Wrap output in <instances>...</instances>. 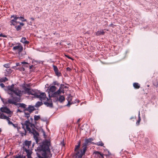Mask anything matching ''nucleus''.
Returning a JSON list of instances; mask_svg holds the SVG:
<instances>
[{
	"instance_id": "36",
	"label": "nucleus",
	"mask_w": 158,
	"mask_h": 158,
	"mask_svg": "<svg viewBox=\"0 0 158 158\" xmlns=\"http://www.w3.org/2000/svg\"><path fill=\"white\" fill-rule=\"evenodd\" d=\"M52 84L54 85H57V86H58L60 84L59 83L57 82V81H54L53 82Z\"/></svg>"
},
{
	"instance_id": "22",
	"label": "nucleus",
	"mask_w": 158,
	"mask_h": 158,
	"mask_svg": "<svg viewBox=\"0 0 158 158\" xmlns=\"http://www.w3.org/2000/svg\"><path fill=\"white\" fill-rule=\"evenodd\" d=\"M7 116L5 115L2 113L0 112V118L6 119Z\"/></svg>"
},
{
	"instance_id": "1",
	"label": "nucleus",
	"mask_w": 158,
	"mask_h": 158,
	"mask_svg": "<svg viewBox=\"0 0 158 158\" xmlns=\"http://www.w3.org/2000/svg\"><path fill=\"white\" fill-rule=\"evenodd\" d=\"M8 93L10 95L11 98L1 99L3 103L6 105L13 104L17 105V102L20 101V96L22 94H26L25 91H21L18 87H15V85L12 84L10 86L7 87Z\"/></svg>"
},
{
	"instance_id": "10",
	"label": "nucleus",
	"mask_w": 158,
	"mask_h": 158,
	"mask_svg": "<svg viewBox=\"0 0 158 158\" xmlns=\"http://www.w3.org/2000/svg\"><path fill=\"white\" fill-rule=\"evenodd\" d=\"M55 98V100L54 101L56 102L59 101L60 103L63 102L65 99V98L63 95H59V96L56 97H54Z\"/></svg>"
},
{
	"instance_id": "47",
	"label": "nucleus",
	"mask_w": 158,
	"mask_h": 158,
	"mask_svg": "<svg viewBox=\"0 0 158 158\" xmlns=\"http://www.w3.org/2000/svg\"><path fill=\"white\" fill-rule=\"evenodd\" d=\"M33 66V65H31V66H30V69H31L32 68V67Z\"/></svg>"
},
{
	"instance_id": "51",
	"label": "nucleus",
	"mask_w": 158,
	"mask_h": 158,
	"mask_svg": "<svg viewBox=\"0 0 158 158\" xmlns=\"http://www.w3.org/2000/svg\"><path fill=\"white\" fill-rule=\"evenodd\" d=\"M31 19L32 20H34V19L33 18H31Z\"/></svg>"
},
{
	"instance_id": "16",
	"label": "nucleus",
	"mask_w": 158,
	"mask_h": 158,
	"mask_svg": "<svg viewBox=\"0 0 158 158\" xmlns=\"http://www.w3.org/2000/svg\"><path fill=\"white\" fill-rule=\"evenodd\" d=\"M20 42L25 45L29 43V42L26 40L25 37H23L21 40Z\"/></svg>"
},
{
	"instance_id": "48",
	"label": "nucleus",
	"mask_w": 158,
	"mask_h": 158,
	"mask_svg": "<svg viewBox=\"0 0 158 158\" xmlns=\"http://www.w3.org/2000/svg\"><path fill=\"white\" fill-rule=\"evenodd\" d=\"M135 117H132L130 118V119H132V118H135Z\"/></svg>"
},
{
	"instance_id": "2",
	"label": "nucleus",
	"mask_w": 158,
	"mask_h": 158,
	"mask_svg": "<svg viewBox=\"0 0 158 158\" xmlns=\"http://www.w3.org/2000/svg\"><path fill=\"white\" fill-rule=\"evenodd\" d=\"M22 128L23 130L26 132V130L29 131V133H31L33 135V137L35 142L37 143H39L40 140L39 139V134L38 132L34 129L31 130L30 127L32 128V125H34L31 123L29 120H26L24 123H22Z\"/></svg>"
},
{
	"instance_id": "20",
	"label": "nucleus",
	"mask_w": 158,
	"mask_h": 158,
	"mask_svg": "<svg viewBox=\"0 0 158 158\" xmlns=\"http://www.w3.org/2000/svg\"><path fill=\"white\" fill-rule=\"evenodd\" d=\"M104 32L103 30L98 31L96 32V34L97 35H103L104 34Z\"/></svg>"
},
{
	"instance_id": "6",
	"label": "nucleus",
	"mask_w": 158,
	"mask_h": 158,
	"mask_svg": "<svg viewBox=\"0 0 158 158\" xmlns=\"http://www.w3.org/2000/svg\"><path fill=\"white\" fill-rule=\"evenodd\" d=\"M57 88L54 85H52L50 87L49 89L48 90V93L49 94V96L50 97H56L60 95V94H56V90Z\"/></svg>"
},
{
	"instance_id": "24",
	"label": "nucleus",
	"mask_w": 158,
	"mask_h": 158,
	"mask_svg": "<svg viewBox=\"0 0 158 158\" xmlns=\"http://www.w3.org/2000/svg\"><path fill=\"white\" fill-rule=\"evenodd\" d=\"M18 19H19L20 20L22 21V22H25L27 21V19H25L23 17L20 16V17H18Z\"/></svg>"
},
{
	"instance_id": "23",
	"label": "nucleus",
	"mask_w": 158,
	"mask_h": 158,
	"mask_svg": "<svg viewBox=\"0 0 158 158\" xmlns=\"http://www.w3.org/2000/svg\"><path fill=\"white\" fill-rule=\"evenodd\" d=\"M133 86L135 89H139L140 86L139 84L137 83H134L133 84Z\"/></svg>"
},
{
	"instance_id": "46",
	"label": "nucleus",
	"mask_w": 158,
	"mask_h": 158,
	"mask_svg": "<svg viewBox=\"0 0 158 158\" xmlns=\"http://www.w3.org/2000/svg\"><path fill=\"white\" fill-rule=\"evenodd\" d=\"M66 69L67 70L70 71L71 70L70 69L69 67H67Z\"/></svg>"
},
{
	"instance_id": "12",
	"label": "nucleus",
	"mask_w": 158,
	"mask_h": 158,
	"mask_svg": "<svg viewBox=\"0 0 158 158\" xmlns=\"http://www.w3.org/2000/svg\"><path fill=\"white\" fill-rule=\"evenodd\" d=\"M36 109L35 108L34 106L29 105L27 108L25 109V110L28 111L30 113H31L33 111L35 110Z\"/></svg>"
},
{
	"instance_id": "34",
	"label": "nucleus",
	"mask_w": 158,
	"mask_h": 158,
	"mask_svg": "<svg viewBox=\"0 0 158 158\" xmlns=\"http://www.w3.org/2000/svg\"><path fill=\"white\" fill-rule=\"evenodd\" d=\"M20 65V63H16V66H13L12 68V69H15V70H17V68H16V66H18L19 65Z\"/></svg>"
},
{
	"instance_id": "11",
	"label": "nucleus",
	"mask_w": 158,
	"mask_h": 158,
	"mask_svg": "<svg viewBox=\"0 0 158 158\" xmlns=\"http://www.w3.org/2000/svg\"><path fill=\"white\" fill-rule=\"evenodd\" d=\"M14 18L13 19H12L10 21V25L15 26V23H16L17 24V22H18L17 21V20L18 19V18L17 16L16 15H12L11 16L10 18Z\"/></svg>"
},
{
	"instance_id": "19",
	"label": "nucleus",
	"mask_w": 158,
	"mask_h": 158,
	"mask_svg": "<svg viewBox=\"0 0 158 158\" xmlns=\"http://www.w3.org/2000/svg\"><path fill=\"white\" fill-rule=\"evenodd\" d=\"M44 104L48 107H52V103L51 102H44Z\"/></svg>"
},
{
	"instance_id": "49",
	"label": "nucleus",
	"mask_w": 158,
	"mask_h": 158,
	"mask_svg": "<svg viewBox=\"0 0 158 158\" xmlns=\"http://www.w3.org/2000/svg\"><path fill=\"white\" fill-rule=\"evenodd\" d=\"M80 118L78 119L77 121V122H79L80 121Z\"/></svg>"
},
{
	"instance_id": "15",
	"label": "nucleus",
	"mask_w": 158,
	"mask_h": 158,
	"mask_svg": "<svg viewBox=\"0 0 158 158\" xmlns=\"http://www.w3.org/2000/svg\"><path fill=\"white\" fill-rule=\"evenodd\" d=\"M94 154H95V156L96 157H99V158L101 157L102 158H104L103 155L98 151H95L94 152Z\"/></svg>"
},
{
	"instance_id": "44",
	"label": "nucleus",
	"mask_w": 158,
	"mask_h": 158,
	"mask_svg": "<svg viewBox=\"0 0 158 158\" xmlns=\"http://www.w3.org/2000/svg\"><path fill=\"white\" fill-rule=\"evenodd\" d=\"M21 64H28V63H27V62L23 61V62H21Z\"/></svg>"
},
{
	"instance_id": "26",
	"label": "nucleus",
	"mask_w": 158,
	"mask_h": 158,
	"mask_svg": "<svg viewBox=\"0 0 158 158\" xmlns=\"http://www.w3.org/2000/svg\"><path fill=\"white\" fill-rule=\"evenodd\" d=\"M15 27L17 31H20L21 30V29L22 27H21V25H19L17 26H16L15 25Z\"/></svg>"
},
{
	"instance_id": "7",
	"label": "nucleus",
	"mask_w": 158,
	"mask_h": 158,
	"mask_svg": "<svg viewBox=\"0 0 158 158\" xmlns=\"http://www.w3.org/2000/svg\"><path fill=\"white\" fill-rule=\"evenodd\" d=\"M93 140V139L90 138L85 139V142L83 143L82 147V148L83 150V152H85L87 146L91 143H93V142H92Z\"/></svg>"
},
{
	"instance_id": "42",
	"label": "nucleus",
	"mask_w": 158,
	"mask_h": 158,
	"mask_svg": "<svg viewBox=\"0 0 158 158\" xmlns=\"http://www.w3.org/2000/svg\"><path fill=\"white\" fill-rule=\"evenodd\" d=\"M3 81H4V80H3V77L0 78V82H4Z\"/></svg>"
},
{
	"instance_id": "45",
	"label": "nucleus",
	"mask_w": 158,
	"mask_h": 158,
	"mask_svg": "<svg viewBox=\"0 0 158 158\" xmlns=\"http://www.w3.org/2000/svg\"><path fill=\"white\" fill-rule=\"evenodd\" d=\"M17 112H22V111L21 110H20L19 109H18L17 110Z\"/></svg>"
},
{
	"instance_id": "17",
	"label": "nucleus",
	"mask_w": 158,
	"mask_h": 158,
	"mask_svg": "<svg viewBox=\"0 0 158 158\" xmlns=\"http://www.w3.org/2000/svg\"><path fill=\"white\" fill-rule=\"evenodd\" d=\"M43 103L41 102L38 101L34 106L35 107L38 108L43 105Z\"/></svg>"
},
{
	"instance_id": "33",
	"label": "nucleus",
	"mask_w": 158,
	"mask_h": 158,
	"mask_svg": "<svg viewBox=\"0 0 158 158\" xmlns=\"http://www.w3.org/2000/svg\"><path fill=\"white\" fill-rule=\"evenodd\" d=\"M14 128H16L18 131L19 129V127L18 126V124H13V123L11 125Z\"/></svg>"
},
{
	"instance_id": "29",
	"label": "nucleus",
	"mask_w": 158,
	"mask_h": 158,
	"mask_svg": "<svg viewBox=\"0 0 158 158\" xmlns=\"http://www.w3.org/2000/svg\"><path fill=\"white\" fill-rule=\"evenodd\" d=\"M34 120L35 121H37L40 118V115H35L34 117Z\"/></svg>"
},
{
	"instance_id": "4",
	"label": "nucleus",
	"mask_w": 158,
	"mask_h": 158,
	"mask_svg": "<svg viewBox=\"0 0 158 158\" xmlns=\"http://www.w3.org/2000/svg\"><path fill=\"white\" fill-rule=\"evenodd\" d=\"M31 141L26 140L23 143V150L26 152L27 158H31V154L32 153L31 148Z\"/></svg>"
},
{
	"instance_id": "9",
	"label": "nucleus",
	"mask_w": 158,
	"mask_h": 158,
	"mask_svg": "<svg viewBox=\"0 0 158 158\" xmlns=\"http://www.w3.org/2000/svg\"><path fill=\"white\" fill-rule=\"evenodd\" d=\"M13 49L14 51H16L18 52L19 56L20 57L22 56V55L20 56L21 52L23 50V47L19 44L18 45L14 46L13 48Z\"/></svg>"
},
{
	"instance_id": "35",
	"label": "nucleus",
	"mask_w": 158,
	"mask_h": 158,
	"mask_svg": "<svg viewBox=\"0 0 158 158\" xmlns=\"http://www.w3.org/2000/svg\"><path fill=\"white\" fill-rule=\"evenodd\" d=\"M52 66L53 68V69L55 72L56 71V72L58 70L57 67L56 66L53 65H52Z\"/></svg>"
},
{
	"instance_id": "8",
	"label": "nucleus",
	"mask_w": 158,
	"mask_h": 158,
	"mask_svg": "<svg viewBox=\"0 0 158 158\" xmlns=\"http://www.w3.org/2000/svg\"><path fill=\"white\" fill-rule=\"evenodd\" d=\"M68 87L67 86L65 85L64 84H61L60 86L59 89L56 91V94H60L61 93L64 94V93L65 89L67 88Z\"/></svg>"
},
{
	"instance_id": "14",
	"label": "nucleus",
	"mask_w": 158,
	"mask_h": 158,
	"mask_svg": "<svg viewBox=\"0 0 158 158\" xmlns=\"http://www.w3.org/2000/svg\"><path fill=\"white\" fill-rule=\"evenodd\" d=\"M66 99L68 102V103L66 105V106H69L70 105L72 104V102H71L72 100V97L70 94L69 95L68 97Z\"/></svg>"
},
{
	"instance_id": "52",
	"label": "nucleus",
	"mask_w": 158,
	"mask_h": 158,
	"mask_svg": "<svg viewBox=\"0 0 158 158\" xmlns=\"http://www.w3.org/2000/svg\"><path fill=\"white\" fill-rule=\"evenodd\" d=\"M1 129L0 128V133L1 132Z\"/></svg>"
},
{
	"instance_id": "37",
	"label": "nucleus",
	"mask_w": 158,
	"mask_h": 158,
	"mask_svg": "<svg viewBox=\"0 0 158 158\" xmlns=\"http://www.w3.org/2000/svg\"><path fill=\"white\" fill-rule=\"evenodd\" d=\"M3 66L4 67L8 68L10 67V64H5Z\"/></svg>"
},
{
	"instance_id": "38",
	"label": "nucleus",
	"mask_w": 158,
	"mask_h": 158,
	"mask_svg": "<svg viewBox=\"0 0 158 158\" xmlns=\"http://www.w3.org/2000/svg\"><path fill=\"white\" fill-rule=\"evenodd\" d=\"M19 23V25H21V27H22L24 25V23H21V22H17V23Z\"/></svg>"
},
{
	"instance_id": "5",
	"label": "nucleus",
	"mask_w": 158,
	"mask_h": 158,
	"mask_svg": "<svg viewBox=\"0 0 158 158\" xmlns=\"http://www.w3.org/2000/svg\"><path fill=\"white\" fill-rule=\"evenodd\" d=\"M81 141L79 140L77 144L75 146L74 149V151L76 156V157H77V158H81L82 156L85 154V152H83V148L82 149H79Z\"/></svg>"
},
{
	"instance_id": "21",
	"label": "nucleus",
	"mask_w": 158,
	"mask_h": 158,
	"mask_svg": "<svg viewBox=\"0 0 158 158\" xmlns=\"http://www.w3.org/2000/svg\"><path fill=\"white\" fill-rule=\"evenodd\" d=\"M104 152L105 153V155L106 156H109L111 155V153L107 149H104Z\"/></svg>"
},
{
	"instance_id": "25",
	"label": "nucleus",
	"mask_w": 158,
	"mask_h": 158,
	"mask_svg": "<svg viewBox=\"0 0 158 158\" xmlns=\"http://www.w3.org/2000/svg\"><path fill=\"white\" fill-rule=\"evenodd\" d=\"M10 118L8 117H7L6 119L7 121L8 124L10 125H11L13 123L12 122L10 121Z\"/></svg>"
},
{
	"instance_id": "39",
	"label": "nucleus",
	"mask_w": 158,
	"mask_h": 158,
	"mask_svg": "<svg viewBox=\"0 0 158 158\" xmlns=\"http://www.w3.org/2000/svg\"><path fill=\"white\" fill-rule=\"evenodd\" d=\"M3 80H4V82H5L8 81V79L6 77H3Z\"/></svg>"
},
{
	"instance_id": "55",
	"label": "nucleus",
	"mask_w": 158,
	"mask_h": 158,
	"mask_svg": "<svg viewBox=\"0 0 158 158\" xmlns=\"http://www.w3.org/2000/svg\"><path fill=\"white\" fill-rule=\"evenodd\" d=\"M157 85H158V83L157 84Z\"/></svg>"
},
{
	"instance_id": "27",
	"label": "nucleus",
	"mask_w": 158,
	"mask_h": 158,
	"mask_svg": "<svg viewBox=\"0 0 158 158\" xmlns=\"http://www.w3.org/2000/svg\"><path fill=\"white\" fill-rule=\"evenodd\" d=\"M94 144L98 145V146H103L104 145L103 143H102V141L98 142L96 143H94Z\"/></svg>"
},
{
	"instance_id": "31",
	"label": "nucleus",
	"mask_w": 158,
	"mask_h": 158,
	"mask_svg": "<svg viewBox=\"0 0 158 158\" xmlns=\"http://www.w3.org/2000/svg\"><path fill=\"white\" fill-rule=\"evenodd\" d=\"M56 75L58 76V77H59L61 76V73L58 70L56 72H55Z\"/></svg>"
},
{
	"instance_id": "30",
	"label": "nucleus",
	"mask_w": 158,
	"mask_h": 158,
	"mask_svg": "<svg viewBox=\"0 0 158 158\" xmlns=\"http://www.w3.org/2000/svg\"><path fill=\"white\" fill-rule=\"evenodd\" d=\"M6 71L7 72V74H10L12 72V70L10 69H7L6 70Z\"/></svg>"
},
{
	"instance_id": "28",
	"label": "nucleus",
	"mask_w": 158,
	"mask_h": 158,
	"mask_svg": "<svg viewBox=\"0 0 158 158\" xmlns=\"http://www.w3.org/2000/svg\"><path fill=\"white\" fill-rule=\"evenodd\" d=\"M24 111L25 116L27 118L29 117L30 114V113L29 112H26V110H25V109L24 110Z\"/></svg>"
},
{
	"instance_id": "3",
	"label": "nucleus",
	"mask_w": 158,
	"mask_h": 158,
	"mask_svg": "<svg viewBox=\"0 0 158 158\" xmlns=\"http://www.w3.org/2000/svg\"><path fill=\"white\" fill-rule=\"evenodd\" d=\"M23 88L24 90L25 91V93L29 95H33L35 98H39L41 101L45 100L48 101V98L46 97V94L44 93H38L34 92L33 90H30L29 88L25 86H24Z\"/></svg>"
},
{
	"instance_id": "18",
	"label": "nucleus",
	"mask_w": 158,
	"mask_h": 158,
	"mask_svg": "<svg viewBox=\"0 0 158 158\" xmlns=\"http://www.w3.org/2000/svg\"><path fill=\"white\" fill-rule=\"evenodd\" d=\"M18 107H20L24 109H25L26 105L23 103H17Z\"/></svg>"
},
{
	"instance_id": "53",
	"label": "nucleus",
	"mask_w": 158,
	"mask_h": 158,
	"mask_svg": "<svg viewBox=\"0 0 158 158\" xmlns=\"http://www.w3.org/2000/svg\"><path fill=\"white\" fill-rule=\"evenodd\" d=\"M43 132H44V134H45V132H44V131H43Z\"/></svg>"
},
{
	"instance_id": "13",
	"label": "nucleus",
	"mask_w": 158,
	"mask_h": 158,
	"mask_svg": "<svg viewBox=\"0 0 158 158\" xmlns=\"http://www.w3.org/2000/svg\"><path fill=\"white\" fill-rule=\"evenodd\" d=\"M1 110L2 112L7 114H10L11 112L10 110L6 107H3L1 108Z\"/></svg>"
},
{
	"instance_id": "32",
	"label": "nucleus",
	"mask_w": 158,
	"mask_h": 158,
	"mask_svg": "<svg viewBox=\"0 0 158 158\" xmlns=\"http://www.w3.org/2000/svg\"><path fill=\"white\" fill-rule=\"evenodd\" d=\"M139 114H140L139 111V119H138V121H137V122L136 123V124L137 125H139V122H140V116H139Z\"/></svg>"
},
{
	"instance_id": "50",
	"label": "nucleus",
	"mask_w": 158,
	"mask_h": 158,
	"mask_svg": "<svg viewBox=\"0 0 158 158\" xmlns=\"http://www.w3.org/2000/svg\"><path fill=\"white\" fill-rule=\"evenodd\" d=\"M67 57L69 59H73L71 58L70 57H69L68 56H67Z\"/></svg>"
},
{
	"instance_id": "40",
	"label": "nucleus",
	"mask_w": 158,
	"mask_h": 158,
	"mask_svg": "<svg viewBox=\"0 0 158 158\" xmlns=\"http://www.w3.org/2000/svg\"><path fill=\"white\" fill-rule=\"evenodd\" d=\"M17 69H19V70L20 71H24L25 70L24 68L23 67H21L20 68H18Z\"/></svg>"
},
{
	"instance_id": "41",
	"label": "nucleus",
	"mask_w": 158,
	"mask_h": 158,
	"mask_svg": "<svg viewBox=\"0 0 158 158\" xmlns=\"http://www.w3.org/2000/svg\"><path fill=\"white\" fill-rule=\"evenodd\" d=\"M0 86L2 88H4L5 87L4 84L3 83H1L0 84Z\"/></svg>"
},
{
	"instance_id": "54",
	"label": "nucleus",
	"mask_w": 158,
	"mask_h": 158,
	"mask_svg": "<svg viewBox=\"0 0 158 158\" xmlns=\"http://www.w3.org/2000/svg\"><path fill=\"white\" fill-rule=\"evenodd\" d=\"M31 119L32 120V118H31Z\"/></svg>"
},
{
	"instance_id": "43",
	"label": "nucleus",
	"mask_w": 158,
	"mask_h": 158,
	"mask_svg": "<svg viewBox=\"0 0 158 158\" xmlns=\"http://www.w3.org/2000/svg\"><path fill=\"white\" fill-rule=\"evenodd\" d=\"M114 26L115 25L112 23H111L109 25L110 27H114Z\"/></svg>"
}]
</instances>
